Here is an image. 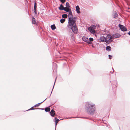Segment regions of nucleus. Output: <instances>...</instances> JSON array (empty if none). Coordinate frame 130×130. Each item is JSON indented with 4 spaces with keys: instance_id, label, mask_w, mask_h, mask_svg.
I'll use <instances>...</instances> for the list:
<instances>
[{
    "instance_id": "36",
    "label": "nucleus",
    "mask_w": 130,
    "mask_h": 130,
    "mask_svg": "<svg viewBox=\"0 0 130 130\" xmlns=\"http://www.w3.org/2000/svg\"><path fill=\"white\" fill-rule=\"evenodd\" d=\"M112 69H113V72H111V73H112H112H113L114 72V69H113V68L112 67Z\"/></svg>"
},
{
    "instance_id": "42",
    "label": "nucleus",
    "mask_w": 130,
    "mask_h": 130,
    "mask_svg": "<svg viewBox=\"0 0 130 130\" xmlns=\"http://www.w3.org/2000/svg\"><path fill=\"white\" fill-rule=\"evenodd\" d=\"M92 47H94V46H93V45H92Z\"/></svg>"
},
{
    "instance_id": "3",
    "label": "nucleus",
    "mask_w": 130,
    "mask_h": 130,
    "mask_svg": "<svg viewBox=\"0 0 130 130\" xmlns=\"http://www.w3.org/2000/svg\"><path fill=\"white\" fill-rule=\"evenodd\" d=\"M107 41L106 42V45H108V44L113 41V40L112 37V35L111 36L110 34H108L105 37Z\"/></svg>"
},
{
    "instance_id": "33",
    "label": "nucleus",
    "mask_w": 130,
    "mask_h": 130,
    "mask_svg": "<svg viewBox=\"0 0 130 130\" xmlns=\"http://www.w3.org/2000/svg\"><path fill=\"white\" fill-rule=\"evenodd\" d=\"M109 58V59H111L112 58V55H108Z\"/></svg>"
},
{
    "instance_id": "19",
    "label": "nucleus",
    "mask_w": 130,
    "mask_h": 130,
    "mask_svg": "<svg viewBox=\"0 0 130 130\" xmlns=\"http://www.w3.org/2000/svg\"><path fill=\"white\" fill-rule=\"evenodd\" d=\"M106 47V50L108 52H109L111 50V48L109 46H107Z\"/></svg>"
},
{
    "instance_id": "16",
    "label": "nucleus",
    "mask_w": 130,
    "mask_h": 130,
    "mask_svg": "<svg viewBox=\"0 0 130 130\" xmlns=\"http://www.w3.org/2000/svg\"><path fill=\"white\" fill-rule=\"evenodd\" d=\"M47 98H46L42 102H40V103H37L36 104V105H35L33 107H38V106H39L40 104H41L43 102L45 101V100L47 99Z\"/></svg>"
},
{
    "instance_id": "7",
    "label": "nucleus",
    "mask_w": 130,
    "mask_h": 130,
    "mask_svg": "<svg viewBox=\"0 0 130 130\" xmlns=\"http://www.w3.org/2000/svg\"><path fill=\"white\" fill-rule=\"evenodd\" d=\"M121 35L120 34L117 33H116L115 34L112 35V37L113 38V39L118 38Z\"/></svg>"
},
{
    "instance_id": "14",
    "label": "nucleus",
    "mask_w": 130,
    "mask_h": 130,
    "mask_svg": "<svg viewBox=\"0 0 130 130\" xmlns=\"http://www.w3.org/2000/svg\"><path fill=\"white\" fill-rule=\"evenodd\" d=\"M76 9L77 13L78 14L80 13V8L78 5H77L76 6Z\"/></svg>"
},
{
    "instance_id": "8",
    "label": "nucleus",
    "mask_w": 130,
    "mask_h": 130,
    "mask_svg": "<svg viewBox=\"0 0 130 130\" xmlns=\"http://www.w3.org/2000/svg\"><path fill=\"white\" fill-rule=\"evenodd\" d=\"M67 10H67V9H66V10L65 11L66 12H68V16H69V15H71V17H72L73 15L71 9H68Z\"/></svg>"
},
{
    "instance_id": "29",
    "label": "nucleus",
    "mask_w": 130,
    "mask_h": 130,
    "mask_svg": "<svg viewBox=\"0 0 130 130\" xmlns=\"http://www.w3.org/2000/svg\"><path fill=\"white\" fill-rule=\"evenodd\" d=\"M93 30H94L96 29V26L94 25H93L91 26Z\"/></svg>"
},
{
    "instance_id": "1",
    "label": "nucleus",
    "mask_w": 130,
    "mask_h": 130,
    "mask_svg": "<svg viewBox=\"0 0 130 130\" xmlns=\"http://www.w3.org/2000/svg\"><path fill=\"white\" fill-rule=\"evenodd\" d=\"M84 108L86 112L88 114L92 115L95 113L96 110L95 105L90 101L85 103Z\"/></svg>"
},
{
    "instance_id": "40",
    "label": "nucleus",
    "mask_w": 130,
    "mask_h": 130,
    "mask_svg": "<svg viewBox=\"0 0 130 130\" xmlns=\"http://www.w3.org/2000/svg\"><path fill=\"white\" fill-rule=\"evenodd\" d=\"M67 8H66V7H64V9H66Z\"/></svg>"
},
{
    "instance_id": "39",
    "label": "nucleus",
    "mask_w": 130,
    "mask_h": 130,
    "mask_svg": "<svg viewBox=\"0 0 130 130\" xmlns=\"http://www.w3.org/2000/svg\"><path fill=\"white\" fill-rule=\"evenodd\" d=\"M55 103V102L53 103H51V104H52V105H53Z\"/></svg>"
},
{
    "instance_id": "37",
    "label": "nucleus",
    "mask_w": 130,
    "mask_h": 130,
    "mask_svg": "<svg viewBox=\"0 0 130 130\" xmlns=\"http://www.w3.org/2000/svg\"><path fill=\"white\" fill-rule=\"evenodd\" d=\"M79 118H86V119H88V118L87 117H79Z\"/></svg>"
},
{
    "instance_id": "30",
    "label": "nucleus",
    "mask_w": 130,
    "mask_h": 130,
    "mask_svg": "<svg viewBox=\"0 0 130 130\" xmlns=\"http://www.w3.org/2000/svg\"><path fill=\"white\" fill-rule=\"evenodd\" d=\"M94 40L92 38L90 37L89 39V41L91 42L92 41Z\"/></svg>"
},
{
    "instance_id": "17",
    "label": "nucleus",
    "mask_w": 130,
    "mask_h": 130,
    "mask_svg": "<svg viewBox=\"0 0 130 130\" xmlns=\"http://www.w3.org/2000/svg\"><path fill=\"white\" fill-rule=\"evenodd\" d=\"M65 5L66 8H67L66 9L67 10L68 9H70V6L69 5V4L68 2H66Z\"/></svg>"
},
{
    "instance_id": "35",
    "label": "nucleus",
    "mask_w": 130,
    "mask_h": 130,
    "mask_svg": "<svg viewBox=\"0 0 130 130\" xmlns=\"http://www.w3.org/2000/svg\"><path fill=\"white\" fill-rule=\"evenodd\" d=\"M34 13L35 14V15H36L37 14V10H34Z\"/></svg>"
},
{
    "instance_id": "2",
    "label": "nucleus",
    "mask_w": 130,
    "mask_h": 130,
    "mask_svg": "<svg viewBox=\"0 0 130 130\" xmlns=\"http://www.w3.org/2000/svg\"><path fill=\"white\" fill-rule=\"evenodd\" d=\"M76 18V17H73L72 16H69L68 25L67 26L69 28L71 29L73 32L76 34H77L78 32V30L76 23V20L75 19Z\"/></svg>"
},
{
    "instance_id": "28",
    "label": "nucleus",
    "mask_w": 130,
    "mask_h": 130,
    "mask_svg": "<svg viewBox=\"0 0 130 130\" xmlns=\"http://www.w3.org/2000/svg\"><path fill=\"white\" fill-rule=\"evenodd\" d=\"M70 40H72V41H73L75 40V38L74 36H71L70 37Z\"/></svg>"
},
{
    "instance_id": "27",
    "label": "nucleus",
    "mask_w": 130,
    "mask_h": 130,
    "mask_svg": "<svg viewBox=\"0 0 130 130\" xmlns=\"http://www.w3.org/2000/svg\"><path fill=\"white\" fill-rule=\"evenodd\" d=\"M57 78V77H56V79H55V82H54V84L53 86V88H52V91H51V94H50V96H49V97H50L51 95V94H52V92L53 90V88H54V85H55V81H56V78Z\"/></svg>"
},
{
    "instance_id": "10",
    "label": "nucleus",
    "mask_w": 130,
    "mask_h": 130,
    "mask_svg": "<svg viewBox=\"0 0 130 130\" xmlns=\"http://www.w3.org/2000/svg\"><path fill=\"white\" fill-rule=\"evenodd\" d=\"M55 67V68L53 70V72H54V71H55L56 73H57V64L56 63H53V69L54 67Z\"/></svg>"
},
{
    "instance_id": "23",
    "label": "nucleus",
    "mask_w": 130,
    "mask_h": 130,
    "mask_svg": "<svg viewBox=\"0 0 130 130\" xmlns=\"http://www.w3.org/2000/svg\"><path fill=\"white\" fill-rule=\"evenodd\" d=\"M68 15L66 14H64L62 15V17L63 19L66 18L67 17Z\"/></svg>"
},
{
    "instance_id": "25",
    "label": "nucleus",
    "mask_w": 130,
    "mask_h": 130,
    "mask_svg": "<svg viewBox=\"0 0 130 130\" xmlns=\"http://www.w3.org/2000/svg\"><path fill=\"white\" fill-rule=\"evenodd\" d=\"M118 14L116 12H115L114 14V18H116L118 17Z\"/></svg>"
},
{
    "instance_id": "24",
    "label": "nucleus",
    "mask_w": 130,
    "mask_h": 130,
    "mask_svg": "<svg viewBox=\"0 0 130 130\" xmlns=\"http://www.w3.org/2000/svg\"><path fill=\"white\" fill-rule=\"evenodd\" d=\"M65 21V19L62 18L60 20V22L61 23H63Z\"/></svg>"
},
{
    "instance_id": "34",
    "label": "nucleus",
    "mask_w": 130,
    "mask_h": 130,
    "mask_svg": "<svg viewBox=\"0 0 130 130\" xmlns=\"http://www.w3.org/2000/svg\"><path fill=\"white\" fill-rule=\"evenodd\" d=\"M55 121V130H56V126L57 123H58V122L57 121Z\"/></svg>"
},
{
    "instance_id": "18",
    "label": "nucleus",
    "mask_w": 130,
    "mask_h": 130,
    "mask_svg": "<svg viewBox=\"0 0 130 130\" xmlns=\"http://www.w3.org/2000/svg\"><path fill=\"white\" fill-rule=\"evenodd\" d=\"M110 82L112 84V87H114V85L115 86V87H116V84L117 83L116 81H114L113 82L110 81Z\"/></svg>"
},
{
    "instance_id": "32",
    "label": "nucleus",
    "mask_w": 130,
    "mask_h": 130,
    "mask_svg": "<svg viewBox=\"0 0 130 130\" xmlns=\"http://www.w3.org/2000/svg\"><path fill=\"white\" fill-rule=\"evenodd\" d=\"M63 4L66 1V0H59Z\"/></svg>"
},
{
    "instance_id": "13",
    "label": "nucleus",
    "mask_w": 130,
    "mask_h": 130,
    "mask_svg": "<svg viewBox=\"0 0 130 130\" xmlns=\"http://www.w3.org/2000/svg\"><path fill=\"white\" fill-rule=\"evenodd\" d=\"M34 107H32L30 109H29L27 110V111L28 110H35V109H39V110H44V108H34Z\"/></svg>"
},
{
    "instance_id": "20",
    "label": "nucleus",
    "mask_w": 130,
    "mask_h": 130,
    "mask_svg": "<svg viewBox=\"0 0 130 130\" xmlns=\"http://www.w3.org/2000/svg\"><path fill=\"white\" fill-rule=\"evenodd\" d=\"M37 8V4L35 1L34 2V11L36 10Z\"/></svg>"
},
{
    "instance_id": "4",
    "label": "nucleus",
    "mask_w": 130,
    "mask_h": 130,
    "mask_svg": "<svg viewBox=\"0 0 130 130\" xmlns=\"http://www.w3.org/2000/svg\"><path fill=\"white\" fill-rule=\"evenodd\" d=\"M118 26L120 28L121 31L123 32L127 31V29L123 25L119 24L118 25Z\"/></svg>"
},
{
    "instance_id": "31",
    "label": "nucleus",
    "mask_w": 130,
    "mask_h": 130,
    "mask_svg": "<svg viewBox=\"0 0 130 130\" xmlns=\"http://www.w3.org/2000/svg\"><path fill=\"white\" fill-rule=\"evenodd\" d=\"M55 121H57L58 122L60 120L59 119H57L56 117H55Z\"/></svg>"
},
{
    "instance_id": "11",
    "label": "nucleus",
    "mask_w": 130,
    "mask_h": 130,
    "mask_svg": "<svg viewBox=\"0 0 130 130\" xmlns=\"http://www.w3.org/2000/svg\"><path fill=\"white\" fill-rule=\"evenodd\" d=\"M88 30L91 33L94 34L95 32V31L93 30L91 27H88Z\"/></svg>"
},
{
    "instance_id": "9",
    "label": "nucleus",
    "mask_w": 130,
    "mask_h": 130,
    "mask_svg": "<svg viewBox=\"0 0 130 130\" xmlns=\"http://www.w3.org/2000/svg\"><path fill=\"white\" fill-rule=\"evenodd\" d=\"M58 8L60 10H64L65 11H66V9H64V7L63 5L62 4L60 5L59 7H58Z\"/></svg>"
},
{
    "instance_id": "38",
    "label": "nucleus",
    "mask_w": 130,
    "mask_h": 130,
    "mask_svg": "<svg viewBox=\"0 0 130 130\" xmlns=\"http://www.w3.org/2000/svg\"><path fill=\"white\" fill-rule=\"evenodd\" d=\"M75 117H69L68 118H67V119H70L71 118H75Z\"/></svg>"
},
{
    "instance_id": "15",
    "label": "nucleus",
    "mask_w": 130,
    "mask_h": 130,
    "mask_svg": "<svg viewBox=\"0 0 130 130\" xmlns=\"http://www.w3.org/2000/svg\"><path fill=\"white\" fill-rule=\"evenodd\" d=\"M32 22L33 24H37V23L36 22V21L35 20V19L34 17H33L32 18Z\"/></svg>"
},
{
    "instance_id": "26",
    "label": "nucleus",
    "mask_w": 130,
    "mask_h": 130,
    "mask_svg": "<svg viewBox=\"0 0 130 130\" xmlns=\"http://www.w3.org/2000/svg\"><path fill=\"white\" fill-rule=\"evenodd\" d=\"M69 35L70 36V37H71V36H74V34L72 32H69Z\"/></svg>"
},
{
    "instance_id": "41",
    "label": "nucleus",
    "mask_w": 130,
    "mask_h": 130,
    "mask_svg": "<svg viewBox=\"0 0 130 130\" xmlns=\"http://www.w3.org/2000/svg\"><path fill=\"white\" fill-rule=\"evenodd\" d=\"M62 120V119H60V120Z\"/></svg>"
},
{
    "instance_id": "21",
    "label": "nucleus",
    "mask_w": 130,
    "mask_h": 130,
    "mask_svg": "<svg viewBox=\"0 0 130 130\" xmlns=\"http://www.w3.org/2000/svg\"><path fill=\"white\" fill-rule=\"evenodd\" d=\"M51 28L52 30H54L56 28V26L54 24L52 25L51 26Z\"/></svg>"
},
{
    "instance_id": "12",
    "label": "nucleus",
    "mask_w": 130,
    "mask_h": 130,
    "mask_svg": "<svg viewBox=\"0 0 130 130\" xmlns=\"http://www.w3.org/2000/svg\"><path fill=\"white\" fill-rule=\"evenodd\" d=\"M50 114L51 116L52 117H54L55 115V111L54 110L52 109L50 112Z\"/></svg>"
},
{
    "instance_id": "22",
    "label": "nucleus",
    "mask_w": 130,
    "mask_h": 130,
    "mask_svg": "<svg viewBox=\"0 0 130 130\" xmlns=\"http://www.w3.org/2000/svg\"><path fill=\"white\" fill-rule=\"evenodd\" d=\"M44 110L46 112H49L50 110V109L49 107H48L45 108V109H44Z\"/></svg>"
},
{
    "instance_id": "6",
    "label": "nucleus",
    "mask_w": 130,
    "mask_h": 130,
    "mask_svg": "<svg viewBox=\"0 0 130 130\" xmlns=\"http://www.w3.org/2000/svg\"><path fill=\"white\" fill-rule=\"evenodd\" d=\"M107 41L106 40L105 37L103 36H101L100 37V38L99 39V42H106H106H107Z\"/></svg>"
},
{
    "instance_id": "5",
    "label": "nucleus",
    "mask_w": 130,
    "mask_h": 130,
    "mask_svg": "<svg viewBox=\"0 0 130 130\" xmlns=\"http://www.w3.org/2000/svg\"><path fill=\"white\" fill-rule=\"evenodd\" d=\"M82 39L83 41L86 42L88 44L91 43V42H90L88 40V39L85 36H83L82 37Z\"/></svg>"
}]
</instances>
